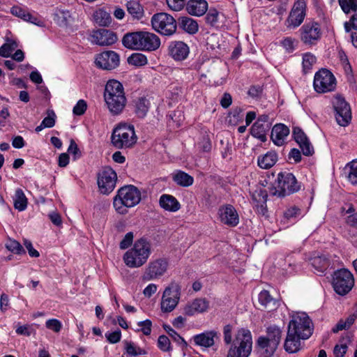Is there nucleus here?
I'll use <instances>...</instances> for the list:
<instances>
[{
    "mask_svg": "<svg viewBox=\"0 0 357 357\" xmlns=\"http://www.w3.org/2000/svg\"><path fill=\"white\" fill-rule=\"evenodd\" d=\"M55 114L54 112H51V114L49 113L48 116H46L43 121V126L45 128H52L55 124Z\"/></svg>",
    "mask_w": 357,
    "mask_h": 357,
    "instance_id": "63",
    "label": "nucleus"
},
{
    "mask_svg": "<svg viewBox=\"0 0 357 357\" xmlns=\"http://www.w3.org/2000/svg\"><path fill=\"white\" fill-rule=\"evenodd\" d=\"M301 40L305 45H315L322 35L321 25L314 20L305 22L300 29Z\"/></svg>",
    "mask_w": 357,
    "mask_h": 357,
    "instance_id": "14",
    "label": "nucleus"
},
{
    "mask_svg": "<svg viewBox=\"0 0 357 357\" xmlns=\"http://www.w3.org/2000/svg\"><path fill=\"white\" fill-rule=\"evenodd\" d=\"M303 155L310 156L314 153V148L308 139L298 144Z\"/></svg>",
    "mask_w": 357,
    "mask_h": 357,
    "instance_id": "52",
    "label": "nucleus"
},
{
    "mask_svg": "<svg viewBox=\"0 0 357 357\" xmlns=\"http://www.w3.org/2000/svg\"><path fill=\"white\" fill-rule=\"evenodd\" d=\"M332 105L335 111V117L340 126H347L351 120V112L349 104L340 95L334 96Z\"/></svg>",
    "mask_w": 357,
    "mask_h": 357,
    "instance_id": "13",
    "label": "nucleus"
},
{
    "mask_svg": "<svg viewBox=\"0 0 357 357\" xmlns=\"http://www.w3.org/2000/svg\"><path fill=\"white\" fill-rule=\"evenodd\" d=\"M105 337L109 342L111 344H116L121 340V332L120 330H117L112 333H106Z\"/></svg>",
    "mask_w": 357,
    "mask_h": 357,
    "instance_id": "60",
    "label": "nucleus"
},
{
    "mask_svg": "<svg viewBox=\"0 0 357 357\" xmlns=\"http://www.w3.org/2000/svg\"><path fill=\"white\" fill-rule=\"evenodd\" d=\"M282 46L289 53L292 52L295 50V40L290 37H287L280 42Z\"/></svg>",
    "mask_w": 357,
    "mask_h": 357,
    "instance_id": "57",
    "label": "nucleus"
},
{
    "mask_svg": "<svg viewBox=\"0 0 357 357\" xmlns=\"http://www.w3.org/2000/svg\"><path fill=\"white\" fill-rule=\"evenodd\" d=\"M141 192L135 185H128L121 188L114 198L113 205L120 214L127 213V208L137 205L141 201Z\"/></svg>",
    "mask_w": 357,
    "mask_h": 357,
    "instance_id": "4",
    "label": "nucleus"
},
{
    "mask_svg": "<svg viewBox=\"0 0 357 357\" xmlns=\"http://www.w3.org/2000/svg\"><path fill=\"white\" fill-rule=\"evenodd\" d=\"M208 3L205 0H190L186 6V9L190 15L202 16L207 10Z\"/></svg>",
    "mask_w": 357,
    "mask_h": 357,
    "instance_id": "30",
    "label": "nucleus"
},
{
    "mask_svg": "<svg viewBox=\"0 0 357 357\" xmlns=\"http://www.w3.org/2000/svg\"><path fill=\"white\" fill-rule=\"evenodd\" d=\"M128 13L137 20H141L144 15V8L137 1H130L126 3Z\"/></svg>",
    "mask_w": 357,
    "mask_h": 357,
    "instance_id": "35",
    "label": "nucleus"
},
{
    "mask_svg": "<svg viewBox=\"0 0 357 357\" xmlns=\"http://www.w3.org/2000/svg\"><path fill=\"white\" fill-rule=\"evenodd\" d=\"M160 206L165 211L176 212L181 208L178 201L172 195L164 194L159 199Z\"/></svg>",
    "mask_w": 357,
    "mask_h": 357,
    "instance_id": "29",
    "label": "nucleus"
},
{
    "mask_svg": "<svg viewBox=\"0 0 357 357\" xmlns=\"http://www.w3.org/2000/svg\"><path fill=\"white\" fill-rule=\"evenodd\" d=\"M316 63V57L311 53L307 52L303 55V70L304 73H308Z\"/></svg>",
    "mask_w": 357,
    "mask_h": 357,
    "instance_id": "46",
    "label": "nucleus"
},
{
    "mask_svg": "<svg viewBox=\"0 0 357 357\" xmlns=\"http://www.w3.org/2000/svg\"><path fill=\"white\" fill-rule=\"evenodd\" d=\"M232 327L231 325L228 324L224 327L223 334H224V341L226 344H232V333H231Z\"/></svg>",
    "mask_w": 357,
    "mask_h": 357,
    "instance_id": "62",
    "label": "nucleus"
},
{
    "mask_svg": "<svg viewBox=\"0 0 357 357\" xmlns=\"http://www.w3.org/2000/svg\"><path fill=\"white\" fill-rule=\"evenodd\" d=\"M24 245L25 248H26V250H28V252H29V255L30 257H38L40 256L38 251H37L36 250H35L33 248L32 243L30 241H29L27 239H24Z\"/></svg>",
    "mask_w": 357,
    "mask_h": 357,
    "instance_id": "64",
    "label": "nucleus"
},
{
    "mask_svg": "<svg viewBox=\"0 0 357 357\" xmlns=\"http://www.w3.org/2000/svg\"><path fill=\"white\" fill-rule=\"evenodd\" d=\"M13 202L15 209H17L20 211H22L26 209L27 206V199L22 189L17 188L15 190Z\"/></svg>",
    "mask_w": 357,
    "mask_h": 357,
    "instance_id": "38",
    "label": "nucleus"
},
{
    "mask_svg": "<svg viewBox=\"0 0 357 357\" xmlns=\"http://www.w3.org/2000/svg\"><path fill=\"white\" fill-rule=\"evenodd\" d=\"M137 324L141 327L140 329L137 330L138 331H142L145 335H149L151 334L152 322L150 319L139 321Z\"/></svg>",
    "mask_w": 357,
    "mask_h": 357,
    "instance_id": "53",
    "label": "nucleus"
},
{
    "mask_svg": "<svg viewBox=\"0 0 357 357\" xmlns=\"http://www.w3.org/2000/svg\"><path fill=\"white\" fill-rule=\"evenodd\" d=\"M96 66L104 70H112L119 65V56L114 51H105L96 57Z\"/></svg>",
    "mask_w": 357,
    "mask_h": 357,
    "instance_id": "18",
    "label": "nucleus"
},
{
    "mask_svg": "<svg viewBox=\"0 0 357 357\" xmlns=\"http://www.w3.org/2000/svg\"><path fill=\"white\" fill-rule=\"evenodd\" d=\"M158 346L162 351H169L172 350L169 339L166 335H160L158 340Z\"/></svg>",
    "mask_w": 357,
    "mask_h": 357,
    "instance_id": "49",
    "label": "nucleus"
},
{
    "mask_svg": "<svg viewBox=\"0 0 357 357\" xmlns=\"http://www.w3.org/2000/svg\"><path fill=\"white\" fill-rule=\"evenodd\" d=\"M259 303L268 311H272L278 307V302L266 290H263L259 294Z\"/></svg>",
    "mask_w": 357,
    "mask_h": 357,
    "instance_id": "33",
    "label": "nucleus"
},
{
    "mask_svg": "<svg viewBox=\"0 0 357 357\" xmlns=\"http://www.w3.org/2000/svg\"><path fill=\"white\" fill-rule=\"evenodd\" d=\"M208 306L209 303L205 298H196L185 305L183 313L187 316H193L197 313L204 312L207 310Z\"/></svg>",
    "mask_w": 357,
    "mask_h": 357,
    "instance_id": "22",
    "label": "nucleus"
},
{
    "mask_svg": "<svg viewBox=\"0 0 357 357\" xmlns=\"http://www.w3.org/2000/svg\"><path fill=\"white\" fill-rule=\"evenodd\" d=\"M219 12L216 9H210L206 16V22L211 26H215L218 22Z\"/></svg>",
    "mask_w": 357,
    "mask_h": 357,
    "instance_id": "50",
    "label": "nucleus"
},
{
    "mask_svg": "<svg viewBox=\"0 0 357 357\" xmlns=\"http://www.w3.org/2000/svg\"><path fill=\"white\" fill-rule=\"evenodd\" d=\"M166 1L171 10L179 11L184 7L185 0H166Z\"/></svg>",
    "mask_w": 357,
    "mask_h": 357,
    "instance_id": "56",
    "label": "nucleus"
},
{
    "mask_svg": "<svg viewBox=\"0 0 357 357\" xmlns=\"http://www.w3.org/2000/svg\"><path fill=\"white\" fill-rule=\"evenodd\" d=\"M289 135V128L283 123L275 124L271 130V138L277 146L284 144L287 136Z\"/></svg>",
    "mask_w": 357,
    "mask_h": 357,
    "instance_id": "23",
    "label": "nucleus"
},
{
    "mask_svg": "<svg viewBox=\"0 0 357 357\" xmlns=\"http://www.w3.org/2000/svg\"><path fill=\"white\" fill-rule=\"evenodd\" d=\"M301 339L300 335L288 330L284 344L285 351L289 354L298 351L301 349Z\"/></svg>",
    "mask_w": 357,
    "mask_h": 357,
    "instance_id": "27",
    "label": "nucleus"
},
{
    "mask_svg": "<svg viewBox=\"0 0 357 357\" xmlns=\"http://www.w3.org/2000/svg\"><path fill=\"white\" fill-rule=\"evenodd\" d=\"M168 50L169 55L178 61L185 60L190 53L189 47L182 41L171 42Z\"/></svg>",
    "mask_w": 357,
    "mask_h": 357,
    "instance_id": "21",
    "label": "nucleus"
},
{
    "mask_svg": "<svg viewBox=\"0 0 357 357\" xmlns=\"http://www.w3.org/2000/svg\"><path fill=\"white\" fill-rule=\"evenodd\" d=\"M116 174L111 167L103 168L98 176V185L100 192L104 195L111 193L116 186Z\"/></svg>",
    "mask_w": 357,
    "mask_h": 357,
    "instance_id": "17",
    "label": "nucleus"
},
{
    "mask_svg": "<svg viewBox=\"0 0 357 357\" xmlns=\"http://www.w3.org/2000/svg\"><path fill=\"white\" fill-rule=\"evenodd\" d=\"M93 18L98 24L102 26H108L112 22L110 15L102 9L96 10L93 13Z\"/></svg>",
    "mask_w": 357,
    "mask_h": 357,
    "instance_id": "39",
    "label": "nucleus"
},
{
    "mask_svg": "<svg viewBox=\"0 0 357 357\" xmlns=\"http://www.w3.org/2000/svg\"><path fill=\"white\" fill-rule=\"evenodd\" d=\"M104 98L112 114L117 115L121 113L126 104L122 84L117 80H109L105 85Z\"/></svg>",
    "mask_w": 357,
    "mask_h": 357,
    "instance_id": "2",
    "label": "nucleus"
},
{
    "mask_svg": "<svg viewBox=\"0 0 357 357\" xmlns=\"http://www.w3.org/2000/svg\"><path fill=\"white\" fill-rule=\"evenodd\" d=\"M153 29L164 36H172L176 31V22L169 14L160 13L153 15L151 18Z\"/></svg>",
    "mask_w": 357,
    "mask_h": 357,
    "instance_id": "12",
    "label": "nucleus"
},
{
    "mask_svg": "<svg viewBox=\"0 0 357 357\" xmlns=\"http://www.w3.org/2000/svg\"><path fill=\"white\" fill-rule=\"evenodd\" d=\"M220 221L229 227H235L239 222V216L235 208L231 204H225L218 209Z\"/></svg>",
    "mask_w": 357,
    "mask_h": 357,
    "instance_id": "19",
    "label": "nucleus"
},
{
    "mask_svg": "<svg viewBox=\"0 0 357 357\" xmlns=\"http://www.w3.org/2000/svg\"><path fill=\"white\" fill-rule=\"evenodd\" d=\"M68 153L74 156V159H77L81 156V152L74 140H71L70 142L69 147L68 149Z\"/></svg>",
    "mask_w": 357,
    "mask_h": 357,
    "instance_id": "61",
    "label": "nucleus"
},
{
    "mask_svg": "<svg viewBox=\"0 0 357 357\" xmlns=\"http://www.w3.org/2000/svg\"><path fill=\"white\" fill-rule=\"evenodd\" d=\"M17 47V43L13 40H7L6 43L0 47V56L8 58Z\"/></svg>",
    "mask_w": 357,
    "mask_h": 357,
    "instance_id": "43",
    "label": "nucleus"
},
{
    "mask_svg": "<svg viewBox=\"0 0 357 357\" xmlns=\"http://www.w3.org/2000/svg\"><path fill=\"white\" fill-rule=\"evenodd\" d=\"M268 194L265 189L258 187L252 193V199L254 205L257 208L259 212L264 213L266 211Z\"/></svg>",
    "mask_w": 357,
    "mask_h": 357,
    "instance_id": "26",
    "label": "nucleus"
},
{
    "mask_svg": "<svg viewBox=\"0 0 357 357\" xmlns=\"http://www.w3.org/2000/svg\"><path fill=\"white\" fill-rule=\"evenodd\" d=\"M125 350L130 356H141L146 354L144 349L136 346L133 342L125 341Z\"/></svg>",
    "mask_w": 357,
    "mask_h": 357,
    "instance_id": "44",
    "label": "nucleus"
},
{
    "mask_svg": "<svg viewBox=\"0 0 357 357\" xmlns=\"http://www.w3.org/2000/svg\"><path fill=\"white\" fill-rule=\"evenodd\" d=\"M45 326L48 329L55 333H59L62 327L61 322L56 319H48L45 323Z\"/></svg>",
    "mask_w": 357,
    "mask_h": 357,
    "instance_id": "54",
    "label": "nucleus"
},
{
    "mask_svg": "<svg viewBox=\"0 0 357 357\" xmlns=\"http://www.w3.org/2000/svg\"><path fill=\"white\" fill-rule=\"evenodd\" d=\"M292 135L295 141L298 144L303 142V141L307 139L304 132L300 128L298 127L294 128Z\"/></svg>",
    "mask_w": 357,
    "mask_h": 357,
    "instance_id": "58",
    "label": "nucleus"
},
{
    "mask_svg": "<svg viewBox=\"0 0 357 357\" xmlns=\"http://www.w3.org/2000/svg\"><path fill=\"white\" fill-rule=\"evenodd\" d=\"M149 108V100L145 98H139L135 104V113L139 118L146 116Z\"/></svg>",
    "mask_w": 357,
    "mask_h": 357,
    "instance_id": "41",
    "label": "nucleus"
},
{
    "mask_svg": "<svg viewBox=\"0 0 357 357\" xmlns=\"http://www.w3.org/2000/svg\"><path fill=\"white\" fill-rule=\"evenodd\" d=\"M266 128L263 123L255 122L251 128V133L255 137L264 142L266 141Z\"/></svg>",
    "mask_w": 357,
    "mask_h": 357,
    "instance_id": "40",
    "label": "nucleus"
},
{
    "mask_svg": "<svg viewBox=\"0 0 357 357\" xmlns=\"http://www.w3.org/2000/svg\"><path fill=\"white\" fill-rule=\"evenodd\" d=\"M288 330L300 335L302 340H307L312 334V322L306 313L298 312L289 321Z\"/></svg>",
    "mask_w": 357,
    "mask_h": 357,
    "instance_id": "8",
    "label": "nucleus"
},
{
    "mask_svg": "<svg viewBox=\"0 0 357 357\" xmlns=\"http://www.w3.org/2000/svg\"><path fill=\"white\" fill-rule=\"evenodd\" d=\"M306 8L305 0H296L285 21L286 26L289 29L298 27L306 16Z\"/></svg>",
    "mask_w": 357,
    "mask_h": 357,
    "instance_id": "15",
    "label": "nucleus"
},
{
    "mask_svg": "<svg viewBox=\"0 0 357 357\" xmlns=\"http://www.w3.org/2000/svg\"><path fill=\"white\" fill-rule=\"evenodd\" d=\"M300 188V184L292 173L280 172L271 189V193L274 196L284 197L298 191Z\"/></svg>",
    "mask_w": 357,
    "mask_h": 357,
    "instance_id": "7",
    "label": "nucleus"
},
{
    "mask_svg": "<svg viewBox=\"0 0 357 357\" xmlns=\"http://www.w3.org/2000/svg\"><path fill=\"white\" fill-rule=\"evenodd\" d=\"M122 43L128 49L152 52L160 47V39L153 33L141 31L126 33Z\"/></svg>",
    "mask_w": 357,
    "mask_h": 357,
    "instance_id": "1",
    "label": "nucleus"
},
{
    "mask_svg": "<svg viewBox=\"0 0 357 357\" xmlns=\"http://www.w3.org/2000/svg\"><path fill=\"white\" fill-rule=\"evenodd\" d=\"M10 13L13 15L20 17L26 22L32 23L38 26H40L42 24V22L40 19L30 13L26 9L23 8L20 6H13L10 9Z\"/></svg>",
    "mask_w": 357,
    "mask_h": 357,
    "instance_id": "28",
    "label": "nucleus"
},
{
    "mask_svg": "<svg viewBox=\"0 0 357 357\" xmlns=\"http://www.w3.org/2000/svg\"><path fill=\"white\" fill-rule=\"evenodd\" d=\"M167 268L168 261L165 259H158L151 261L146 267L142 275V280L144 282L157 280L166 273Z\"/></svg>",
    "mask_w": 357,
    "mask_h": 357,
    "instance_id": "16",
    "label": "nucleus"
},
{
    "mask_svg": "<svg viewBox=\"0 0 357 357\" xmlns=\"http://www.w3.org/2000/svg\"><path fill=\"white\" fill-rule=\"evenodd\" d=\"M137 140L133 125L120 123L114 130L111 136L112 145L118 149L132 147Z\"/></svg>",
    "mask_w": 357,
    "mask_h": 357,
    "instance_id": "6",
    "label": "nucleus"
},
{
    "mask_svg": "<svg viewBox=\"0 0 357 357\" xmlns=\"http://www.w3.org/2000/svg\"><path fill=\"white\" fill-rule=\"evenodd\" d=\"M344 174L348 182L357 185V160H353L345 165Z\"/></svg>",
    "mask_w": 357,
    "mask_h": 357,
    "instance_id": "34",
    "label": "nucleus"
},
{
    "mask_svg": "<svg viewBox=\"0 0 357 357\" xmlns=\"http://www.w3.org/2000/svg\"><path fill=\"white\" fill-rule=\"evenodd\" d=\"M165 329L174 342L179 345L186 346L187 343L184 339L169 326H165Z\"/></svg>",
    "mask_w": 357,
    "mask_h": 357,
    "instance_id": "48",
    "label": "nucleus"
},
{
    "mask_svg": "<svg viewBox=\"0 0 357 357\" xmlns=\"http://www.w3.org/2000/svg\"><path fill=\"white\" fill-rule=\"evenodd\" d=\"M218 337V332L215 331H208L193 337L196 345L204 347H211L214 343V338Z\"/></svg>",
    "mask_w": 357,
    "mask_h": 357,
    "instance_id": "25",
    "label": "nucleus"
},
{
    "mask_svg": "<svg viewBox=\"0 0 357 357\" xmlns=\"http://www.w3.org/2000/svg\"><path fill=\"white\" fill-rule=\"evenodd\" d=\"M338 3L345 14L357 10V0H338Z\"/></svg>",
    "mask_w": 357,
    "mask_h": 357,
    "instance_id": "45",
    "label": "nucleus"
},
{
    "mask_svg": "<svg viewBox=\"0 0 357 357\" xmlns=\"http://www.w3.org/2000/svg\"><path fill=\"white\" fill-rule=\"evenodd\" d=\"M181 296V287L175 282H172L164 290L160 309L162 312H172L178 304Z\"/></svg>",
    "mask_w": 357,
    "mask_h": 357,
    "instance_id": "11",
    "label": "nucleus"
},
{
    "mask_svg": "<svg viewBox=\"0 0 357 357\" xmlns=\"http://www.w3.org/2000/svg\"><path fill=\"white\" fill-rule=\"evenodd\" d=\"M278 154L274 151H268L266 154L258 157V165L264 169L272 167L278 161Z\"/></svg>",
    "mask_w": 357,
    "mask_h": 357,
    "instance_id": "31",
    "label": "nucleus"
},
{
    "mask_svg": "<svg viewBox=\"0 0 357 357\" xmlns=\"http://www.w3.org/2000/svg\"><path fill=\"white\" fill-rule=\"evenodd\" d=\"M172 178L178 185L182 187H189L194 183L193 177L181 170H176Z\"/></svg>",
    "mask_w": 357,
    "mask_h": 357,
    "instance_id": "32",
    "label": "nucleus"
},
{
    "mask_svg": "<svg viewBox=\"0 0 357 357\" xmlns=\"http://www.w3.org/2000/svg\"><path fill=\"white\" fill-rule=\"evenodd\" d=\"M133 241V233L128 232L122 241L120 242L119 247L121 250L128 248Z\"/></svg>",
    "mask_w": 357,
    "mask_h": 357,
    "instance_id": "59",
    "label": "nucleus"
},
{
    "mask_svg": "<svg viewBox=\"0 0 357 357\" xmlns=\"http://www.w3.org/2000/svg\"><path fill=\"white\" fill-rule=\"evenodd\" d=\"M354 285L353 274L346 268H341L334 272L333 287L335 291L341 296L347 294Z\"/></svg>",
    "mask_w": 357,
    "mask_h": 357,
    "instance_id": "10",
    "label": "nucleus"
},
{
    "mask_svg": "<svg viewBox=\"0 0 357 357\" xmlns=\"http://www.w3.org/2000/svg\"><path fill=\"white\" fill-rule=\"evenodd\" d=\"M348 346L346 342H341L336 344L333 349L335 357H344L347 351Z\"/></svg>",
    "mask_w": 357,
    "mask_h": 357,
    "instance_id": "51",
    "label": "nucleus"
},
{
    "mask_svg": "<svg viewBox=\"0 0 357 357\" xmlns=\"http://www.w3.org/2000/svg\"><path fill=\"white\" fill-rule=\"evenodd\" d=\"M6 248L17 255L25 254V250L22 245L14 239L9 238L6 243Z\"/></svg>",
    "mask_w": 357,
    "mask_h": 357,
    "instance_id": "47",
    "label": "nucleus"
},
{
    "mask_svg": "<svg viewBox=\"0 0 357 357\" xmlns=\"http://www.w3.org/2000/svg\"><path fill=\"white\" fill-rule=\"evenodd\" d=\"M264 337L271 342H274L275 345L278 347L282 337V331L278 326H269L267 328L266 335H264Z\"/></svg>",
    "mask_w": 357,
    "mask_h": 357,
    "instance_id": "36",
    "label": "nucleus"
},
{
    "mask_svg": "<svg viewBox=\"0 0 357 357\" xmlns=\"http://www.w3.org/2000/svg\"><path fill=\"white\" fill-rule=\"evenodd\" d=\"M87 108L86 102L84 100H79L77 104L74 106L73 112L75 115H82L84 114Z\"/></svg>",
    "mask_w": 357,
    "mask_h": 357,
    "instance_id": "55",
    "label": "nucleus"
},
{
    "mask_svg": "<svg viewBox=\"0 0 357 357\" xmlns=\"http://www.w3.org/2000/svg\"><path fill=\"white\" fill-rule=\"evenodd\" d=\"M257 350L260 357H271L278 349L274 342L266 340L264 336H260L257 341Z\"/></svg>",
    "mask_w": 357,
    "mask_h": 357,
    "instance_id": "24",
    "label": "nucleus"
},
{
    "mask_svg": "<svg viewBox=\"0 0 357 357\" xmlns=\"http://www.w3.org/2000/svg\"><path fill=\"white\" fill-rule=\"evenodd\" d=\"M148 62L147 57L142 53H133L128 58V63L135 66H143Z\"/></svg>",
    "mask_w": 357,
    "mask_h": 357,
    "instance_id": "42",
    "label": "nucleus"
},
{
    "mask_svg": "<svg viewBox=\"0 0 357 357\" xmlns=\"http://www.w3.org/2000/svg\"><path fill=\"white\" fill-rule=\"evenodd\" d=\"M151 253L150 242L142 238L137 240L133 247L124 254L123 261L129 268H139L147 261Z\"/></svg>",
    "mask_w": 357,
    "mask_h": 357,
    "instance_id": "3",
    "label": "nucleus"
},
{
    "mask_svg": "<svg viewBox=\"0 0 357 357\" xmlns=\"http://www.w3.org/2000/svg\"><path fill=\"white\" fill-rule=\"evenodd\" d=\"M336 86V78L329 70L321 68L315 73L313 86L317 93H326L334 91Z\"/></svg>",
    "mask_w": 357,
    "mask_h": 357,
    "instance_id": "9",
    "label": "nucleus"
},
{
    "mask_svg": "<svg viewBox=\"0 0 357 357\" xmlns=\"http://www.w3.org/2000/svg\"><path fill=\"white\" fill-rule=\"evenodd\" d=\"M93 43L100 45H112L117 40L116 35L110 30L100 29L94 31L91 35Z\"/></svg>",
    "mask_w": 357,
    "mask_h": 357,
    "instance_id": "20",
    "label": "nucleus"
},
{
    "mask_svg": "<svg viewBox=\"0 0 357 357\" xmlns=\"http://www.w3.org/2000/svg\"><path fill=\"white\" fill-rule=\"evenodd\" d=\"M252 349V338L249 330L239 329L228 350L227 357H249Z\"/></svg>",
    "mask_w": 357,
    "mask_h": 357,
    "instance_id": "5",
    "label": "nucleus"
},
{
    "mask_svg": "<svg viewBox=\"0 0 357 357\" xmlns=\"http://www.w3.org/2000/svg\"><path fill=\"white\" fill-rule=\"evenodd\" d=\"M180 26L190 34H194L198 31L197 21L188 17L181 18Z\"/></svg>",
    "mask_w": 357,
    "mask_h": 357,
    "instance_id": "37",
    "label": "nucleus"
}]
</instances>
